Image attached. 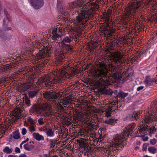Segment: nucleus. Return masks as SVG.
Returning a JSON list of instances; mask_svg holds the SVG:
<instances>
[{"label":"nucleus","mask_w":157,"mask_h":157,"mask_svg":"<svg viewBox=\"0 0 157 157\" xmlns=\"http://www.w3.org/2000/svg\"><path fill=\"white\" fill-rule=\"evenodd\" d=\"M108 70L105 64H100V67L96 72V80L101 86L100 89L102 94H112L113 92L108 87L110 84L111 82H114L117 78V74L114 73L112 76L107 75Z\"/></svg>","instance_id":"obj_1"},{"label":"nucleus","mask_w":157,"mask_h":157,"mask_svg":"<svg viewBox=\"0 0 157 157\" xmlns=\"http://www.w3.org/2000/svg\"><path fill=\"white\" fill-rule=\"evenodd\" d=\"M67 66H64L62 70H60L56 71H54L52 73L49 75L43 76L38 81L37 83L40 84L41 83H45V85L48 86L51 84H54L58 82H61L67 78L72 75H74L78 73V71L74 68L70 70L69 73L66 72L65 70Z\"/></svg>","instance_id":"obj_2"},{"label":"nucleus","mask_w":157,"mask_h":157,"mask_svg":"<svg viewBox=\"0 0 157 157\" xmlns=\"http://www.w3.org/2000/svg\"><path fill=\"white\" fill-rule=\"evenodd\" d=\"M78 16L76 18V23L72 26L74 22L71 23V26L68 28L70 31L75 32L79 34L81 33L83 30V28L86 25L87 21L88 20V14L86 13L84 11L82 10L78 11Z\"/></svg>","instance_id":"obj_3"},{"label":"nucleus","mask_w":157,"mask_h":157,"mask_svg":"<svg viewBox=\"0 0 157 157\" xmlns=\"http://www.w3.org/2000/svg\"><path fill=\"white\" fill-rule=\"evenodd\" d=\"M29 72L27 71L26 68H22L17 72L16 74H21L24 75L25 78L27 80V82L21 85L19 87L18 90L21 92H24L30 88L33 84V79L35 78L34 75H32L33 73L31 72Z\"/></svg>","instance_id":"obj_4"},{"label":"nucleus","mask_w":157,"mask_h":157,"mask_svg":"<svg viewBox=\"0 0 157 157\" xmlns=\"http://www.w3.org/2000/svg\"><path fill=\"white\" fill-rule=\"evenodd\" d=\"M112 11L110 10H108L106 12L103 14L102 17L106 23L105 25L102 28L103 33L105 36L110 37L112 36L115 30L113 28V22L111 21V13Z\"/></svg>","instance_id":"obj_5"},{"label":"nucleus","mask_w":157,"mask_h":157,"mask_svg":"<svg viewBox=\"0 0 157 157\" xmlns=\"http://www.w3.org/2000/svg\"><path fill=\"white\" fill-rule=\"evenodd\" d=\"M32 47L33 48H40L42 47L43 49L39 51V52L35 55L34 58L36 59V62L39 59H42L44 58L49 56L50 53L51 48L49 47H46L45 48L44 46H42L41 44V41H39L38 42H33L32 45Z\"/></svg>","instance_id":"obj_6"},{"label":"nucleus","mask_w":157,"mask_h":157,"mask_svg":"<svg viewBox=\"0 0 157 157\" xmlns=\"http://www.w3.org/2000/svg\"><path fill=\"white\" fill-rule=\"evenodd\" d=\"M124 138L122 133L118 134L115 136L113 138L115 142L111 144V147H113L114 150L120 149L124 147Z\"/></svg>","instance_id":"obj_7"},{"label":"nucleus","mask_w":157,"mask_h":157,"mask_svg":"<svg viewBox=\"0 0 157 157\" xmlns=\"http://www.w3.org/2000/svg\"><path fill=\"white\" fill-rule=\"evenodd\" d=\"M22 110L20 108H16L10 113L9 120L12 123L17 122V120L21 118L22 116Z\"/></svg>","instance_id":"obj_8"},{"label":"nucleus","mask_w":157,"mask_h":157,"mask_svg":"<svg viewBox=\"0 0 157 157\" xmlns=\"http://www.w3.org/2000/svg\"><path fill=\"white\" fill-rule=\"evenodd\" d=\"M110 58L112 62H114V63L120 64L123 63V57L121 55V52H120L117 51L111 53Z\"/></svg>","instance_id":"obj_9"},{"label":"nucleus","mask_w":157,"mask_h":157,"mask_svg":"<svg viewBox=\"0 0 157 157\" xmlns=\"http://www.w3.org/2000/svg\"><path fill=\"white\" fill-rule=\"evenodd\" d=\"M78 5V3L77 1H75L69 3L66 7H62L60 9V12L62 14L65 15L66 13L65 11L68 10H72L75 8Z\"/></svg>","instance_id":"obj_10"},{"label":"nucleus","mask_w":157,"mask_h":157,"mask_svg":"<svg viewBox=\"0 0 157 157\" xmlns=\"http://www.w3.org/2000/svg\"><path fill=\"white\" fill-rule=\"evenodd\" d=\"M136 124L134 123H132L127 125L124 130V133L126 137L131 135L134 130Z\"/></svg>","instance_id":"obj_11"},{"label":"nucleus","mask_w":157,"mask_h":157,"mask_svg":"<svg viewBox=\"0 0 157 157\" xmlns=\"http://www.w3.org/2000/svg\"><path fill=\"white\" fill-rule=\"evenodd\" d=\"M40 105H39L38 106H35L33 108V111L34 112L37 113V116L46 117L52 116L53 115V112H43L41 111L40 112V111L41 110H40Z\"/></svg>","instance_id":"obj_12"},{"label":"nucleus","mask_w":157,"mask_h":157,"mask_svg":"<svg viewBox=\"0 0 157 157\" xmlns=\"http://www.w3.org/2000/svg\"><path fill=\"white\" fill-rule=\"evenodd\" d=\"M31 5L35 9H39L44 5L43 0H28Z\"/></svg>","instance_id":"obj_13"},{"label":"nucleus","mask_w":157,"mask_h":157,"mask_svg":"<svg viewBox=\"0 0 157 157\" xmlns=\"http://www.w3.org/2000/svg\"><path fill=\"white\" fill-rule=\"evenodd\" d=\"M18 63L13 62L10 65H5L0 68V72L10 70L13 68H16L17 67Z\"/></svg>","instance_id":"obj_14"},{"label":"nucleus","mask_w":157,"mask_h":157,"mask_svg":"<svg viewBox=\"0 0 157 157\" xmlns=\"http://www.w3.org/2000/svg\"><path fill=\"white\" fill-rule=\"evenodd\" d=\"M86 135V138H85L86 140H90L93 141L94 142H96V138L95 136V134L93 130L91 129L88 130L87 132Z\"/></svg>","instance_id":"obj_15"},{"label":"nucleus","mask_w":157,"mask_h":157,"mask_svg":"<svg viewBox=\"0 0 157 157\" xmlns=\"http://www.w3.org/2000/svg\"><path fill=\"white\" fill-rule=\"evenodd\" d=\"M90 117H91L90 116V113L88 111L85 113L84 114H83L82 113H78L77 115V118L78 120L79 121H88V120H87L88 118H89L90 121Z\"/></svg>","instance_id":"obj_16"},{"label":"nucleus","mask_w":157,"mask_h":157,"mask_svg":"<svg viewBox=\"0 0 157 157\" xmlns=\"http://www.w3.org/2000/svg\"><path fill=\"white\" fill-rule=\"evenodd\" d=\"M155 78H151L150 76L146 77L144 83L146 86L148 87L153 85L155 83Z\"/></svg>","instance_id":"obj_17"},{"label":"nucleus","mask_w":157,"mask_h":157,"mask_svg":"<svg viewBox=\"0 0 157 157\" xmlns=\"http://www.w3.org/2000/svg\"><path fill=\"white\" fill-rule=\"evenodd\" d=\"M44 97L46 99L49 100L57 98V95L55 92H46L43 94Z\"/></svg>","instance_id":"obj_18"},{"label":"nucleus","mask_w":157,"mask_h":157,"mask_svg":"<svg viewBox=\"0 0 157 157\" xmlns=\"http://www.w3.org/2000/svg\"><path fill=\"white\" fill-rule=\"evenodd\" d=\"M40 110L42 111H49L51 109V105L47 102H44L40 104Z\"/></svg>","instance_id":"obj_19"},{"label":"nucleus","mask_w":157,"mask_h":157,"mask_svg":"<svg viewBox=\"0 0 157 157\" xmlns=\"http://www.w3.org/2000/svg\"><path fill=\"white\" fill-rule=\"evenodd\" d=\"M150 127L147 125L144 126L142 128L140 126L139 128V130L137 132V133L138 134H145L147 133V131L150 130Z\"/></svg>","instance_id":"obj_20"},{"label":"nucleus","mask_w":157,"mask_h":157,"mask_svg":"<svg viewBox=\"0 0 157 157\" xmlns=\"http://www.w3.org/2000/svg\"><path fill=\"white\" fill-rule=\"evenodd\" d=\"M43 130L46 132L47 136L49 137H52L54 136L55 135L54 131H53L51 128H48L47 129H45L44 127L41 128Z\"/></svg>","instance_id":"obj_21"},{"label":"nucleus","mask_w":157,"mask_h":157,"mask_svg":"<svg viewBox=\"0 0 157 157\" xmlns=\"http://www.w3.org/2000/svg\"><path fill=\"white\" fill-rule=\"evenodd\" d=\"M56 59L59 62H61V61L64 57V52L61 49L58 51L57 55H56Z\"/></svg>","instance_id":"obj_22"},{"label":"nucleus","mask_w":157,"mask_h":157,"mask_svg":"<svg viewBox=\"0 0 157 157\" xmlns=\"http://www.w3.org/2000/svg\"><path fill=\"white\" fill-rule=\"evenodd\" d=\"M73 37L72 36H66L64 38H63L62 42L59 43L58 44L59 46H61L62 45H65V42L70 43L72 41V39Z\"/></svg>","instance_id":"obj_23"},{"label":"nucleus","mask_w":157,"mask_h":157,"mask_svg":"<svg viewBox=\"0 0 157 157\" xmlns=\"http://www.w3.org/2000/svg\"><path fill=\"white\" fill-rule=\"evenodd\" d=\"M33 136L34 138L38 141L43 140H44V136L38 133H34Z\"/></svg>","instance_id":"obj_24"},{"label":"nucleus","mask_w":157,"mask_h":157,"mask_svg":"<svg viewBox=\"0 0 157 157\" xmlns=\"http://www.w3.org/2000/svg\"><path fill=\"white\" fill-rule=\"evenodd\" d=\"M100 111L101 113L105 112V116L107 117L110 116L112 113V109L110 107L106 109L105 110H103L102 109H100Z\"/></svg>","instance_id":"obj_25"},{"label":"nucleus","mask_w":157,"mask_h":157,"mask_svg":"<svg viewBox=\"0 0 157 157\" xmlns=\"http://www.w3.org/2000/svg\"><path fill=\"white\" fill-rule=\"evenodd\" d=\"M117 119L111 118L108 120L105 121L104 122L108 124L113 125L117 122Z\"/></svg>","instance_id":"obj_26"},{"label":"nucleus","mask_w":157,"mask_h":157,"mask_svg":"<svg viewBox=\"0 0 157 157\" xmlns=\"http://www.w3.org/2000/svg\"><path fill=\"white\" fill-rule=\"evenodd\" d=\"M140 113L138 112L135 111L132 114L129 116V118L132 120H136L138 118V115Z\"/></svg>","instance_id":"obj_27"},{"label":"nucleus","mask_w":157,"mask_h":157,"mask_svg":"<svg viewBox=\"0 0 157 157\" xmlns=\"http://www.w3.org/2000/svg\"><path fill=\"white\" fill-rule=\"evenodd\" d=\"M52 35H51V37L52 40H55L57 38H60L61 36L58 34L56 33V31L55 29H54L52 31Z\"/></svg>","instance_id":"obj_28"},{"label":"nucleus","mask_w":157,"mask_h":157,"mask_svg":"<svg viewBox=\"0 0 157 157\" xmlns=\"http://www.w3.org/2000/svg\"><path fill=\"white\" fill-rule=\"evenodd\" d=\"M20 133L18 131H16L13 132L12 134L11 135L10 138L11 139L13 138L15 139H17L20 138Z\"/></svg>","instance_id":"obj_29"},{"label":"nucleus","mask_w":157,"mask_h":157,"mask_svg":"<svg viewBox=\"0 0 157 157\" xmlns=\"http://www.w3.org/2000/svg\"><path fill=\"white\" fill-rule=\"evenodd\" d=\"M97 46V43L96 42H93L89 45V48L91 52Z\"/></svg>","instance_id":"obj_30"},{"label":"nucleus","mask_w":157,"mask_h":157,"mask_svg":"<svg viewBox=\"0 0 157 157\" xmlns=\"http://www.w3.org/2000/svg\"><path fill=\"white\" fill-rule=\"evenodd\" d=\"M3 151L6 154H10L13 151L12 148H10L8 146H6L3 149Z\"/></svg>","instance_id":"obj_31"},{"label":"nucleus","mask_w":157,"mask_h":157,"mask_svg":"<svg viewBox=\"0 0 157 157\" xmlns=\"http://www.w3.org/2000/svg\"><path fill=\"white\" fill-rule=\"evenodd\" d=\"M140 57V54L138 53L131 60V62L133 63L135 61H138V60Z\"/></svg>","instance_id":"obj_32"},{"label":"nucleus","mask_w":157,"mask_h":157,"mask_svg":"<svg viewBox=\"0 0 157 157\" xmlns=\"http://www.w3.org/2000/svg\"><path fill=\"white\" fill-rule=\"evenodd\" d=\"M24 147L25 150L28 151H30L34 147L33 145H29L28 144H24Z\"/></svg>","instance_id":"obj_33"},{"label":"nucleus","mask_w":157,"mask_h":157,"mask_svg":"<svg viewBox=\"0 0 157 157\" xmlns=\"http://www.w3.org/2000/svg\"><path fill=\"white\" fill-rule=\"evenodd\" d=\"M57 141L56 139H50L49 140L50 147L51 148H53L55 146L56 142Z\"/></svg>","instance_id":"obj_34"},{"label":"nucleus","mask_w":157,"mask_h":157,"mask_svg":"<svg viewBox=\"0 0 157 157\" xmlns=\"http://www.w3.org/2000/svg\"><path fill=\"white\" fill-rule=\"evenodd\" d=\"M148 20L149 21H157V13L151 16V17H149L148 18Z\"/></svg>","instance_id":"obj_35"},{"label":"nucleus","mask_w":157,"mask_h":157,"mask_svg":"<svg viewBox=\"0 0 157 157\" xmlns=\"http://www.w3.org/2000/svg\"><path fill=\"white\" fill-rule=\"evenodd\" d=\"M70 102V101L67 100L66 97L63 99H61L60 101V103L63 105H67Z\"/></svg>","instance_id":"obj_36"},{"label":"nucleus","mask_w":157,"mask_h":157,"mask_svg":"<svg viewBox=\"0 0 157 157\" xmlns=\"http://www.w3.org/2000/svg\"><path fill=\"white\" fill-rule=\"evenodd\" d=\"M149 151L151 153L155 154L157 151V149L154 147H150L148 149Z\"/></svg>","instance_id":"obj_37"},{"label":"nucleus","mask_w":157,"mask_h":157,"mask_svg":"<svg viewBox=\"0 0 157 157\" xmlns=\"http://www.w3.org/2000/svg\"><path fill=\"white\" fill-rule=\"evenodd\" d=\"M153 121L152 119L150 117L148 116L145 117L144 119V121L146 123L149 124Z\"/></svg>","instance_id":"obj_38"},{"label":"nucleus","mask_w":157,"mask_h":157,"mask_svg":"<svg viewBox=\"0 0 157 157\" xmlns=\"http://www.w3.org/2000/svg\"><path fill=\"white\" fill-rule=\"evenodd\" d=\"M37 91H30L29 92V95L30 98H33L36 94Z\"/></svg>","instance_id":"obj_39"},{"label":"nucleus","mask_w":157,"mask_h":157,"mask_svg":"<svg viewBox=\"0 0 157 157\" xmlns=\"http://www.w3.org/2000/svg\"><path fill=\"white\" fill-rule=\"evenodd\" d=\"M118 95L121 98H124L128 95V94L121 92L119 93Z\"/></svg>","instance_id":"obj_40"},{"label":"nucleus","mask_w":157,"mask_h":157,"mask_svg":"<svg viewBox=\"0 0 157 157\" xmlns=\"http://www.w3.org/2000/svg\"><path fill=\"white\" fill-rule=\"evenodd\" d=\"M63 2V0H57V7L59 11L60 12V9L63 6L60 7V4Z\"/></svg>","instance_id":"obj_41"},{"label":"nucleus","mask_w":157,"mask_h":157,"mask_svg":"<svg viewBox=\"0 0 157 157\" xmlns=\"http://www.w3.org/2000/svg\"><path fill=\"white\" fill-rule=\"evenodd\" d=\"M29 129L30 132H34L36 131V129L35 128L34 124L30 125L29 127Z\"/></svg>","instance_id":"obj_42"},{"label":"nucleus","mask_w":157,"mask_h":157,"mask_svg":"<svg viewBox=\"0 0 157 157\" xmlns=\"http://www.w3.org/2000/svg\"><path fill=\"white\" fill-rule=\"evenodd\" d=\"M109 70L112 72L116 71L117 70V68L116 66L112 65L109 66Z\"/></svg>","instance_id":"obj_43"},{"label":"nucleus","mask_w":157,"mask_h":157,"mask_svg":"<svg viewBox=\"0 0 157 157\" xmlns=\"http://www.w3.org/2000/svg\"><path fill=\"white\" fill-rule=\"evenodd\" d=\"M74 95H70L68 96L67 97H66L67 100L70 101H72L74 99Z\"/></svg>","instance_id":"obj_44"},{"label":"nucleus","mask_w":157,"mask_h":157,"mask_svg":"<svg viewBox=\"0 0 157 157\" xmlns=\"http://www.w3.org/2000/svg\"><path fill=\"white\" fill-rule=\"evenodd\" d=\"M27 121L29 122L30 125H33L34 124V121L30 117H29L28 118Z\"/></svg>","instance_id":"obj_45"},{"label":"nucleus","mask_w":157,"mask_h":157,"mask_svg":"<svg viewBox=\"0 0 157 157\" xmlns=\"http://www.w3.org/2000/svg\"><path fill=\"white\" fill-rule=\"evenodd\" d=\"M157 140L155 138H153L150 140V143L151 144L153 145H155L157 143Z\"/></svg>","instance_id":"obj_46"},{"label":"nucleus","mask_w":157,"mask_h":157,"mask_svg":"<svg viewBox=\"0 0 157 157\" xmlns=\"http://www.w3.org/2000/svg\"><path fill=\"white\" fill-rule=\"evenodd\" d=\"M121 44H124L128 43L126 39L124 38H121L120 40Z\"/></svg>","instance_id":"obj_47"},{"label":"nucleus","mask_w":157,"mask_h":157,"mask_svg":"<svg viewBox=\"0 0 157 157\" xmlns=\"http://www.w3.org/2000/svg\"><path fill=\"white\" fill-rule=\"evenodd\" d=\"M25 102L26 103L28 106L30 105V101L28 98H25L24 100Z\"/></svg>","instance_id":"obj_48"},{"label":"nucleus","mask_w":157,"mask_h":157,"mask_svg":"<svg viewBox=\"0 0 157 157\" xmlns=\"http://www.w3.org/2000/svg\"><path fill=\"white\" fill-rule=\"evenodd\" d=\"M5 14L6 15V21H8L10 22L11 21V19L10 16L7 13L5 12Z\"/></svg>","instance_id":"obj_49"},{"label":"nucleus","mask_w":157,"mask_h":157,"mask_svg":"<svg viewBox=\"0 0 157 157\" xmlns=\"http://www.w3.org/2000/svg\"><path fill=\"white\" fill-rule=\"evenodd\" d=\"M63 47H65L66 48V49L68 50L72 49L71 48L70 45L66 44L63 45H62Z\"/></svg>","instance_id":"obj_50"},{"label":"nucleus","mask_w":157,"mask_h":157,"mask_svg":"<svg viewBox=\"0 0 157 157\" xmlns=\"http://www.w3.org/2000/svg\"><path fill=\"white\" fill-rule=\"evenodd\" d=\"M148 145L147 143H144L143 145L142 150L143 151H145L147 149V147Z\"/></svg>","instance_id":"obj_51"},{"label":"nucleus","mask_w":157,"mask_h":157,"mask_svg":"<svg viewBox=\"0 0 157 157\" xmlns=\"http://www.w3.org/2000/svg\"><path fill=\"white\" fill-rule=\"evenodd\" d=\"M38 123L40 125H42L44 124V122L43 121L42 118H40L38 120Z\"/></svg>","instance_id":"obj_52"},{"label":"nucleus","mask_w":157,"mask_h":157,"mask_svg":"<svg viewBox=\"0 0 157 157\" xmlns=\"http://www.w3.org/2000/svg\"><path fill=\"white\" fill-rule=\"evenodd\" d=\"M26 132H27V130H26V129L25 128H23L22 129V131H21L22 134L23 135H25L26 134Z\"/></svg>","instance_id":"obj_53"},{"label":"nucleus","mask_w":157,"mask_h":157,"mask_svg":"<svg viewBox=\"0 0 157 157\" xmlns=\"http://www.w3.org/2000/svg\"><path fill=\"white\" fill-rule=\"evenodd\" d=\"M144 88V86H141L138 87L137 88V91H140L142 89H143Z\"/></svg>","instance_id":"obj_54"},{"label":"nucleus","mask_w":157,"mask_h":157,"mask_svg":"<svg viewBox=\"0 0 157 157\" xmlns=\"http://www.w3.org/2000/svg\"><path fill=\"white\" fill-rule=\"evenodd\" d=\"M15 152L16 153H20L21 151L19 148L18 147H16L15 149Z\"/></svg>","instance_id":"obj_55"},{"label":"nucleus","mask_w":157,"mask_h":157,"mask_svg":"<svg viewBox=\"0 0 157 157\" xmlns=\"http://www.w3.org/2000/svg\"><path fill=\"white\" fill-rule=\"evenodd\" d=\"M65 124L67 126L71 124V122L68 120H65Z\"/></svg>","instance_id":"obj_56"},{"label":"nucleus","mask_w":157,"mask_h":157,"mask_svg":"<svg viewBox=\"0 0 157 157\" xmlns=\"http://www.w3.org/2000/svg\"><path fill=\"white\" fill-rule=\"evenodd\" d=\"M29 140V139L28 138H27L25 140L23 141L20 144V145H21L26 143V142L28 141Z\"/></svg>","instance_id":"obj_57"},{"label":"nucleus","mask_w":157,"mask_h":157,"mask_svg":"<svg viewBox=\"0 0 157 157\" xmlns=\"http://www.w3.org/2000/svg\"><path fill=\"white\" fill-rule=\"evenodd\" d=\"M148 138L147 136L143 137L142 138L143 140L144 141H147L148 140Z\"/></svg>","instance_id":"obj_58"},{"label":"nucleus","mask_w":157,"mask_h":157,"mask_svg":"<svg viewBox=\"0 0 157 157\" xmlns=\"http://www.w3.org/2000/svg\"><path fill=\"white\" fill-rule=\"evenodd\" d=\"M63 29L62 27H59V31L60 33H62V32L63 31Z\"/></svg>","instance_id":"obj_59"},{"label":"nucleus","mask_w":157,"mask_h":157,"mask_svg":"<svg viewBox=\"0 0 157 157\" xmlns=\"http://www.w3.org/2000/svg\"><path fill=\"white\" fill-rule=\"evenodd\" d=\"M19 157H27V156L25 154H21L19 156Z\"/></svg>","instance_id":"obj_60"},{"label":"nucleus","mask_w":157,"mask_h":157,"mask_svg":"<svg viewBox=\"0 0 157 157\" xmlns=\"http://www.w3.org/2000/svg\"><path fill=\"white\" fill-rule=\"evenodd\" d=\"M7 157H17L15 155H10L8 156Z\"/></svg>","instance_id":"obj_61"},{"label":"nucleus","mask_w":157,"mask_h":157,"mask_svg":"<svg viewBox=\"0 0 157 157\" xmlns=\"http://www.w3.org/2000/svg\"><path fill=\"white\" fill-rule=\"evenodd\" d=\"M6 18H4L3 19V25H5V23H6Z\"/></svg>","instance_id":"obj_62"},{"label":"nucleus","mask_w":157,"mask_h":157,"mask_svg":"<svg viewBox=\"0 0 157 157\" xmlns=\"http://www.w3.org/2000/svg\"><path fill=\"white\" fill-rule=\"evenodd\" d=\"M44 157H52V156L51 157H50L49 155H44Z\"/></svg>","instance_id":"obj_63"},{"label":"nucleus","mask_w":157,"mask_h":157,"mask_svg":"<svg viewBox=\"0 0 157 157\" xmlns=\"http://www.w3.org/2000/svg\"><path fill=\"white\" fill-rule=\"evenodd\" d=\"M11 29V28L9 27L7 28H6V30H10Z\"/></svg>","instance_id":"obj_64"}]
</instances>
